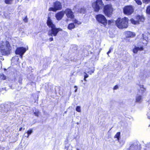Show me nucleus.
Wrapping results in <instances>:
<instances>
[{"label": "nucleus", "instance_id": "1", "mask_svg": "<svg viewBox=\"0 0 150 150\" xmlns=\"http://www.w3.org/2000/svg\"><path fill=\"white\" fill-rule=\"evenodd\" d=\"M47 23L48 27L51 28V29L49 31L48 33V35L50 36H55L58 33L62 30L60 28L56 27L55 25L53 23L50 17H48Z\"/></svg>", "mask_w": 150, "mask_h": 150}, {"label": "nucleus", "instance_id": "2", "mask_svg": "<svg viewBox=\"0 0 150 150\" xmlns=\"http://www.w3.org/2000/svg\"><path fill=\"white\" fill-rule=\"evenodd\" d=\"M0 48L1 52L5 55L9 54L11 50L10 44L8 41L0 42Z\"/></svg>", "mask_w": 150, "mask_h": 150}, {"label": "nucleus", "instance_id": "3", "mask_svg": "<svg viewBox=\"0 0 150 150\" xmlns=\"http://www.w3.org/2000/svg\"><path fill=\"white\" fill-rule=\"evenodd\" d=\"M128 19L125 17L123 18H118L115 21L116 26L119 28H124L127 27Z\"/></svg>", "mask_w": 150, "mask_h": 150}, {"label": "nucleus", "instance_id": "4", "mask_svg": "<svg viewBox=\"0 0 150 150\" xmlns=\"http://www.w3.org/2000/svg\"><path fill=\"white\" fill-rule=\"evenodd\" d=\"M104 5L102 0H96L92 4V6L94 11L96 12H98Z\"/></svg>", "mask_w": 150, "mask_h": 150}, {"label": "nucleus", "instance_id": "5", "mask_svg": "<svg viewBox=\"0 0 150 150\" xmlns=\"http://www.w3.org/2000/svg\"><path fill=\"white\" fill-rule=\"evenodd\" d=\"M97 21L99 23L105 26L107 24V20L105 16L103 15L99 14L96 16Z\"/></svg>", "mask_w": 150, "mask_h": 150}, {"label": "nucleus", "instance_id": "6", "mask_svg": "<svg viewBox=\"0 0 150 150\" xmlns=\"http://www.w3.org/2000/svg\"><path fill=\"white\" fill-rule=\"evenodd\" d=\"M53 6V7L49 8V11L56 12L57 10H61L62 8L61 3L58 1L54 2Z\"/></svg>", "mask_w": 150, "mask_h": 150}, {"label": "nucleus", "instance_id": "7", "mask_svg": "<svg viewBox=\"0 0 150 150\" xmlns=\"http://www.w3.org/2000/svg\"><path fill=\"white\" fill-rule=\"evenodd\" d=\"M112 8L111 5L108 4L105 5L103 8V12L108 17H110L112 13Z\"/></svg>", "mask_w": 150, "mask_h": 150}, {"label": "nucleus", "instance_id": "8", "mask_svg": "<svg viewBox=\"0 0 150 150\" xmlns=\"http://www.w3.org/2000/svg\"><path fill=\"white\" fill-rule=\"evenodd\" d=\"M134 11L133 7L131 6H125L123 8V12L126 15H129L131 14Z\"/></svg>", "mask_w": 150, "mask_h": 150}, {"label": "nucleus", "instance_id": "9", "mask_svg": "<svg viewBox=\"0 0 150 150\" xmlns=\"http://www.w3.org/2000/svg\"><path fill=\"white\" fill-rule=\"evenodd\" d=\"M136 19L137 21H135L133 19H131V21L132 23L134 24H136L139 23V21L142 22H144V18L143 16L138 15L136 17Z\"/></svg>", "mask_w": 150, "mask_h": 150}, {"label": "nucleus", "instance_id": "10", "mask_svg": "<svg viewBox=\"0 0 150 150\" xmlns=\"http://www.w3.org/2000/svg\"><path fill=\"white\" fill-rule=\"evenodd\" d=\"M26 50L25 48L21 47L17 48L16 51V54H19L21 58H22V56L26 52Z\"/></svg>", "mask_w": 150, "mask_h": 150}, {"label": "nucleus", "instance_id": "11", "mask_svg": "<svg viewBox=\"0 0 150 150\" xmlns=\"http://www.w3.org/2000/svg\"><path fill=\"white\" fill-rule=\"evenodd\" d=\"M67 17L70 19H72L74 17V13L69 8L66 9L64 11Z\"/></svg>", "mask_w": 150, "mask_h": 150}, {"label": "nucleus", "instance_id": "12", "mask_svg": "<svg viewBox=\"0 0 150 150\" xmlns=\"http://www.w3.org/2000/svg\"><path fill=\"white\" fill-rule=\"evenodd\" d=\"M143 45H140V46H135L133 49V52L134 54H137L139 51H141L143 50Z\"/></svg>", "mask_w": 150, "mask_h": 150}, {"label": "nucleus", "instance_id": "13", "mask_svg": "<svg viewBox=\"0 0 150 150\" xmlns=\"http://www.w3.org/2000/svg\"><path fill=\"white\" fill-rule=\"evenodd\" d=\"M64 15V11H61L55 14V17L57 20L59 21L62 19Z\"/></svg>", "mask_w": 150, "mask_h": 150}, {"label": "nucleus", "instance_id": "14", "mask_svg": "<svg viewBox=\"0 0 150 150\" xmlns=\"http://www.w3.org/2000/svg\"><path fill=\"white\" fill-rule=\"evenodd\" d=\"M125 35L127 38H133L135 35V34L134 33L131 31H127L125 33Z\"/></svg>", "mask_w": 150, "mask_h": 150}, {"label": "nucleus", "instance_id": "15", "mask_svg": "<svg viewBox=\"0 0 150 150\" xmlns=\"http://www.w3.org/2000/svg\"><path fill=\"white\" fill-rule=\"evenodd\" d=\"M142 100V96L140 95H138L136 97V102L141 103Z\"/></svg>", "mask_w": 150, "mask_h": 150}, {"label": "nucleus", "instance_id": "16", "mask_svg": "<svg viewBox=\"0 0 150 150\" xmlns=\"http://www.w3.org/2000/svg\"><path fill=\"white\" fill-rule=\"evenodd\" d=\"M75 27V25L74 23H71L69 24L68 26V29L69 30H71L74 28Z\"/></svg>", "mask_w": 150, "mask_h": 150}, {"label": "nucleus", "instance_id": "17", "mask_svg": "<svg viewBox=\"0 0 150 150\" xmlns=\"http://www.w3.org/2000/svg\"><path fill=\"white\" fill-rule=\"evenodd\" d=\"M85 9L83 7H81L80 9H78L77 11L81 13H84Z\"/></svg>", "mask_w": 150, "mask_h": 150}, {"label": "nucleus", "instance_id": "18", "mask_svg": "<svg viewBox=\"0 0 150 150\" xmlns=\"http://www.w3.org/2000/svg\"><path fill=\"white\" fill-rule=\"evenodd\" d=\"M142 38L144 40V42H143V43H144L145 44H147V40L148 39V38L146 37H144V35L143 34H142Z\"/></svg>", "mask_w": 150, "mask_h": 150}, {"label": "nucleus", "instance_id": "19", "mask_svg": "<svg viewBox=\"0 0 150 150\" xmlns=\"http://www.w3.org/2000/svg\"><path fill=\"white\" fill-rule=\"evenodd\" d=\"M33 132V130L30 129L29 130H28L27 132V135H25V136L27 137V138H28L29 136Z\"/></svg>", "mask_w": 150, "mask_h": 150}, {"label": "nucleus", "instance_id": "20", "mask_svg": "<svg viewBox=\"0 0 150 150\" xmlns=\"http://www.w3.org/2000/svg\"><path fill=\"white\" fill-rule=\"evenodd\" d=\"M0 78L1 79L4 80L6 79V76L3 74L1 73L0 74Z\"/></svg>", "mask_w": 150, "mask_h": 150}, {"label": "nucleus", "instance_id": "21", "mask_svg": "<svg viewBox=\"0 0 150 150\" xmlns=\"http://www.w3.org/2000/svg\"><path fill=\"white\" fill-rule=\"evenodd\" d=\"M5 2L7 4H11L13 0H4Z\"/></svg>", "mask_w": 150, "mask_h": 150}, {"label": "nucleus", "instance_id": "22", "mask_svg": "<svg viewBox=\"0 0 150 150\" xmlns=\"http://www.w3.org/2000/svg\"><path fill=\"white\" fill-rule=\"evenodd\" d=\"M120 132H118L116 134L115 136V138H117V140H119L120 137Z\"/></svg>", "mask_w": 150, "mask_h": 150}, {"label": "nucleus", "instance_id": "23", "mask_svg": "<svg viewBox=\"0 0 150 150\" xmlns=\"http://www.w3.org/2000/svg\"><path fill=\"white\" fill-rule=\"evenodd\" d=\"M74 23H75L76 24H77L78 25L80 24L81 23V22L80 21H78L76 19H75L74 20Z\"/></svg>", "mask_w": 150, "mask_h": 150}, {"label": "nucleus", "instance_id": "24", "mask_svg": "<svg viewBox=\"0 0 150 150\" xmlns=\"http://www.w3.org/2000/svg\"><path fill=\"white\" fill-rule=\"evenodd\" d=\"M86 71L84 72V80L86 81V79L87 78H88V75L86 73Z\"/></svg>", "mask_w": 150, "mask_h": 150}, {"label": "nucleus", "instance_id": "25", "mask_svg": "<svg viewBox=\"0 0 150 150\" xmlns=\"http://www.w3.org/2000/svg\"><path fill=\"white\" fill-rule=\"evenodd\" d=\"M146 12L147 13L150 14V6L147 7Z\"/></svg>", "mask_w": 150, "mask_h": 150}, {"label": "nucleus", "instance_id": "26", "mask_svg": "<svg viewBox=\"0 0 150 150\" xmlns=\"http://www.w3.org/2000/svg\"><path fill=\"white\" fill-rule=\"evenodd\" d=\"M136 3L138 5H141L142 4V2L140 0H134Z\"/></svg>", "mask_w": 150, "mask_h": 150}, {"label": "nucleus", "instance_id": "27", "mask_svg": "<svg viewBox=\"0 0 150 150\" xmlns=\"http://www.w3.org/2000/svg\"><path fill=\"white\" fill-rule=\"evenodd\" d=\"M89 70H86V72L87 73H88L89 74H91L92 73H93L94 71V70H91V71H89L90 69H88Z\"/></svg>", "mask_w": 150, "mask_h": 150}, {"label": "nucleus", "instance_id": "28", "mask_svg": "<svg viewBox=\"0 0 150 150\" xmlns=\"http://www.w3.org/2000/svg\"><path fill=\"white\" fill-rule=\"evenodd\" d=\"M76 110L78 112H80L81 111V107L80 106H77Z\"/></svg>", "mask_w": 150, "mask_h": 150}, {"label": "nucleus", "instance_id": "29", "mask_svg": "<svg viewBox=\"0 0 150 150\" xmlns=\"http://www.w3.org/2000/svg\"><path fill=\"white\" fill-rule=\"evenodd\" d=\"M39 113V112L38 110H35V112H34L35 115L37 116H38Z\"/></svg>", "mask_w": 150, "mask_h": 150}, {"label": "nucleus", "instance_id": "30", "mask_svg": "<svg viewBox=\"0 0 150 150\" xmlns=\"http://www.w3.org/2000/svg\"><path fill=\"white\" fill-rule=\"evenodd\" d=\"M143 87L144 86L143 85H142V87H141V90L142 91H143V92H142V93H143L145 91V89Z\"/></svg>", "mask_w": 150, "mask_h": 150}, {"label": "nucleus", "instance_id": "31", "mask_svg": "<svg viewBox=\"0 0 150 150\" xmlns=\"http://www.w3.org/2000/svg\"><path fill=\"white\" fill-rule=\"evenodd\" d=\"M143 2L145 3H148L150 1V0H143Z\"/></svg>", "mask_w": 150, "mask_h": 150}, {"label": "nucleus", "instance_id": "32", "mask_svg": "<svg viewBox=\"0 0 150 150\" xmlns=\"http://www.w3.org/2000/svg\"><path fill=\"white\" fill-rule=\"evenodd\" d=\"M136 146L134 144H132L131 145V146H130L129 148L130 149H132V148H134L135 147H136Z\"/></svg>", "mask_w": 150, "mask_h": 150}, {"label": "nucleus", "instance_id": "33", "mask_svg": "<svg viewBox=\"0 0 150 150\" xmlns=\"http://www.w3.org/2000/svg\"><path fill=\"white\" fill-rule=\"evenodd\" d=\"M108 24L109 25H110L113 22V21L112 20H108Z\"/></svg>", "mask_w": 150, "mask_h": 150}, {"label": "nucleus", "instance_id": "34", "mask_svg": "<svg viewBox=\"0 0 150 150\" xmlns=\"http://www.w3.org/2000/svg\"><path fill=\"white\" fill-rule=\"evenodd\" d=\"M118 86L117 85H116L115 86L114 88H113V89L114 90H116L118 88Z\"/></svg>", "mask_w": 150, "mask_h": 150}, {"label": "nucleus", "instance_id": "35", "mask_svg": "<svg viewBox=\"0 0 150 150\" xmlns=\"http://www.w3.org/2000/svg\"><path fill=\"white\" fill-rule=\"evenodd\" d=\"M74 88H76L74 91L75 92H76L77 91V86H74Z\"/></svg>", "mask_w": 150, "mask_h": 150}, {"label": "nucleus", "instance_id": "36", "mask_svg": "<svg viewBox=\"0 0 150 150\" xmlns=\"http://www.w3.org/2000/svg\"><path fill=\"white\" fill-rule=\"evenodd\" d=\"M27 18L26 17L24 19H23V21L24 22H27Z\"/></svg>", "mask_w": 150, "mask_h": 150}, {"label": "nucleus", "instance_id": "37", "mask_svg": "<svg viewBox=\"0 0 150 150\" xmlns=\"http://www.w3.org/2000/svg\"><path fill=\"white\" fill-rule=\"evenodd\" d=\"M78 7H79L78 6L76 5L74 6V8H75L76 10V9L77 8L78 9Z\"/></svg>", "mask_w": 150, "mask_h": 150}, {"label": "nucleus", "instance_id": "38", "mask_svg": "<svg viewBox=\"0 0 150 150\" xmlns=\"http://www.w3.org/2000/svg\"><path fill=\"white\" fill-rule=\"evenodd\" d=\"M53 38L52 37L50 38L49 39V40L50 41H52L53 40Z\"/></svg>", "mask_w": 150, "mask_h": 150}, {"label": "nucleus", "instance_id": "39", "mask_svg": "<svg viewBox=\"0 0 150 150\" xmlns=\"http://www.w3.org/2000/svg\"><path fill=\"white\" fill-rule=\"evenodd\" d=\"M111 52V51L110 50H109V51L107 53V54H108V56H109V54Z\"/></svg>", "mask_w": 150, "mask_h": 150}, {"label": "nucleus", "instance_id": "40", "mask_svg": "<svg viewBox=\"0 0 150 150\" xmlns=\"http://www.w3.org/2000/svg\"><path fill=\"white\" fill-rule=\"evenodd\" d=\"M19 82L20 83H21L22 82V79H20L19 80Z\"/></svg>", "mask_w": 150, "mask_h": 150}, {"label": "nucleus", "instance_id": "41", "mask_svg": "<svg viewBox=\"0 0 150 150\" xmlns=\"http://www.w3.org/2000/svg\"><path fill=\"white\" fill-rule=\"evenodd\" d=\"M113 49V48L112 47H110L109 49L111 51Z\"/></svg>", "mask_w": 150, "mask_h": 150}, {"label": "nucleus", "instance_id": "42", "mask_svg": "<svg viewBox=\"0 0 150 150\" xmlns=\"http://www.w3.org/2000/svg\"><path fill=\"white\" fill-rule=\"evenodd\" d=\"M22 127L20 128L19 129V131H21V130H22Z\"/></svg>", "mask_w": 150, "mask_h": 150}, {"label": "nucleus", "instance_id": "43", "mask_svg": "<svg viewBox=\"0 0 150 150\" xmlns=\"http://www.w3.org/2000/svg\"><path fill=\"white\" fill-rule=\"evenodd\" d=\"M85 83H86V82H84V83H83V84L84 85H85Z\"/></svg>", "mask_w": 150, "mask_h": 150}, {"label": "nucleus", "instance_id": "44", "mask_svg": "<svg viewBox=\"0 0 150 150\" xmlns=\"http://www.w3.org/2000/svg\"><path fill=\"white\" fill-rule=\"evenodd\" d=\"M76 150H79L77 148L76 149Z\"/></svg>", "mask_w": 150, "mask_h": 150}, {"label": "nucleus", "instance_id": "45", "mask_svg": "<svg viewBox=\"0 0 150 150\" xmlns=\"http://www.w3.org/2000/svg\"><path fill=\"white\" fill-rule=\"evenodd\" d=\"M81 81V82H83V80H82Z\"/></svg>", "mask_w": 150, "mask_h": 150}, {"label": "nucleus", "instance_id": "46", "mask_svg": "<svg viewBox=\"0 0 150 150\" xmlns=\"http://www.w3.org/2000/svg\"><path fill=\"white\" fill-rule=\"evenodd\" d=\"M77 124L78 125L79 124V123L78 122H77Z\"/></svg>", "mask_w": 150, "mask_h": 150}]
</instances>
